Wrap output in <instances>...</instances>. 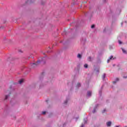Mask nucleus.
<instances>
[{"label":"nucleus","mask_w":127,"mask_h":127,"mask_svg":"<svg viewBox=\"0 0 127 127\" xmlns=\"http://www.w3.org/2000/svg\"><path fill=\"white\" fill-rule=\"evenodd\" d=\"M39 63H40V61H38L36 63L31 64L32 67H35L37 65H38Z\"/></svg>","instance_id":"1"},{"label":"nucleus","mask_w":127,"mask_h":127,"mask_svg":"<svg viewBox=\"0 0 127 127\" xmlns=\"http://www.w3.org/2000/svg\"><path fill=\"white\" fill-rule=\"evenodd\" d=\"M92 96V91L87 92V97H91Z\"/></svg>","instance_id":"2"},{"label":"nucleus","mask_w":127,"mask_h":127,"mask_svg":"<svg viewBox=\"0 0 127 127\" xmlns=\"http://www.w3.org/2000/svg\"><path fill=\"white\" fill-rule=\"evenodd\" d=\"M112 59H115V58H113V56H111L110 58L107 60V63H109L110 62V60H112Z\"/></svg>","instance_id":"3"},{"label":"nucleus","mask_w":127,"mask_h":127,"mask_svg":"<svg viewBox=\"0 0 127 127\" xmlns=\"http://www.w3.org/2000/svg\"><path fill=\"white\" fill-rule=\"evenodd\" d=\"M107 126V127H110L111 125H112V122H108L106 123Z\"/></svg>","instance_id":"4"},{"label":"nucleus","mask_w":127,"mask_h":127,"mask_svg":"<svg viewBox=\"0 0 127 127\" xmlns=\"http://www.w3.org/2000/svg\"><path fill=\"white\" fill-rule=\"evenodd\" d=\"M122 50L124 54H127V51L124 48H122Z\"/></svg>","instance_id":"5"},{"label":"nucleus","mask_w":127,"mask_h":127,"mask_svg":"<svg viewBox=\"0 0 127 127\" xmlns=\"http://www.w3.org/2000/svg\"><path fill=\"white\" fill-rule=\"evenodd\" d=\"M119 78H117L116 79V80L113 81V84H116L119 81Z\"/></svg>","instance_id":"6"},{"label":"nucleus","mask_w":127,"mask_h":127,"mask_svg":"<svg viewBox=\"0 0 127 127\" xmlns=\"http://www.w3.org/2000/svg\"><path fill=\"white\" fill-rule=\"evenodd\" d=\"M77 58H79V59L82 58V55H81L80 54H78L77 55Z\"/></svg>","instance_id":"7"},{"label":"nucleus","mask_w":127,"mask_h":127,"mask_svg":"<svg viewBox=\"0 0 127 127\" xmlns=\"http://www.w3.org/2000/svg\"><path fill=\"white\" fill-rule=\"evenodd\" d=\"M87 118H85L84 119V124L85 125V124H87Z\"/></svg>","instance_id":"8"},{"label":"nucleus","mask_w":127,"mask_h":127,"mask_svg":"<svg viewBox=\"0 0 127 127\" xmlns=\"http://www.w3.org/2000/svg\"><path fill=\"white\" fill-rule=\"evenodd\" d=\"M105 78H106V74L104 73L103 75H102V79L103 80H105Z\"/></svg>","instance_id":"9"},{"label":"nucleus","mask_w":127,"mask_h":127,"mask_svg":"<svg viewBox=\"0 0 127 127\" xmlns=\"http://www.w3.org/2000/svg\"><path fill=\"white\" fill-rule=\"evenodd\" d=\"M97 107H98V105L96 106L95 108H94V109L93 111V114L96 113V109H97Z\"/></svg>","instance_id":"10"},{"label":"nucleus","mask_w":127,"mask_h":127,"mask_svg":"<svg viewBox=\"0 0 127 127\" xmlns=\"http://www.w3.org/2000/svg\"><path fill=\"white\" fill-rule=\"evenodd\" d=\"M23 79H21L19 81V84H22V83H23Z\"/></svg>","instance_id":"11"},{"label":"nucleus","mask_w":127,"mask_h":127,"mask_svg":"<svg viewBox=\"0 0 127 127\" xmlns=\"http://www.w3.org/2000/svg\"><path fill=\"white\" fill-rule=\"evenodd\" d=\"M9 97V95H6L5 96V99L4 100H7V99H8V97Z\"/></svg>","instance_id":"12"},{"label":"nucleus","mask_w":127,"mask_h":127,"mask_svg":"<svg viewBox=\"0 0 127 127\" xmlns=\"http://www.w3.org/2000/svg\"><path fill=\"white\" fill-rule=\"evenodd\" d=\"M92 58H91V57H89L88 58V60L89 61H91L92 60Z\"/></svg>","instance_id":"13"},{"label":"nucleus","mask_w":127,"mask_h":127,"mask_svg":"<svg viewBox=\"0 0 127 127\" xmlns=\"http://www.w3.org/2000/svg\"><path fill=\"white\" fill-rule=\"evenodd\" d=\"M77 87H81V83H77Z\"/></svg>","instance_id":"14"},{"label":"nucleus","mask_w":127,"mask_h":127,"mask_svg":"<svg viewBox=\"0 0 127 127\" xmlns=\"http://www.w3.org/2000/svg\"><path fill=\"white\" fill-rule=\"evenodd\" d=\"M84 68H88V64H84Z\"/></svg>","instance_id":"15"},{"label":"nucleus","mask_w":127,"mask_h":127,"mask_svg":"<svg viewBox=\"0 0 127 127\" xmlns=\"http://www.w3.org/2000/svg\"><path fill=\"white\" fill-rule=\"evenodd\" d=\"M107 111V110L105 109L102 111V113L103 114H104V113H105Z\"/></svg>","instance_id":"16"},{"label":"nucleus","mask_w":127,"mask_h":127,"mask_svg":"<svg viewBox=\"0 0 127 127\" xmlns=\"http://www.w3.org/2000/svg\"><path fill=\"white\" fill-rule=\"evenodd\" d=\"M118 42H119V44H123V42H122V41H118Z\"/></svg>","instance_id":"17"},{"label":"nucleus","mask_w":127,"mask_h":127,"mask_svg":"<svg viewBox=\"0 0 127 127\" xmlns=\"http://www.w3.org/2000/svg\"><path fill=\"white\" fill-rule=\"evenodd\" d=\"M45 114H46V112L43 111V112H42V114H43V115H45Z\"/></svg>","instance_id":"18"},{"label":"nucleus","mask_w":127,"mask_h":127,"mask_svg":"<svg viewBox=\"0 0 127 127\" xmlns=\"http://www.w3.org/2000/svg\"><path fill=\"white\" fill-rule=\"evenodd\" d=\"M94 27H95V25H92L91 26V28H94Z\"/></svg>","instance_id":"19"},{"label":"nucleus","mask_w":127,"mask_h":127,"mask_svg":"<svg viewBox=\"0 0 127 127\" xmlns=\"http://www.w3.org/2000/svg\"><path fill=\"white\" fill-rule=\"evenodd\" d=\"M84 125L82 123L80 127H84Z\"/></svg>","instance_id":"20"},{"label":"nucleus","mask_w":127,"mask_h":127,"mask_svg":"<svg viewBox=\"0 0 127 127\" xmlns=\"http://www.w3.org/2000/svg\"><path fill=\"white\" fill-rule=\"evenodd\" d=\"M67 102H68V100H65L64 102V104H67Z\"/></svg>","instance_id":"21"},{"label":"nucleus","mask_w":127,"mask_h":127,"mask_svg":"<svg viewBox=\"0 0 127 127\" xmlns=\"http://www.w3.org/2000/svg\"><path fill=\"white\" fill-rule=\"evenodd\" d=\"M99 94H100V95H101V94H102V91H99Z\"/></svg>","instance_id":"22"},{"label":"nucleus","mask_w":127,"mask_h":127,"mask_svg":"<svg viewBox=\"0 0 127 127\" xmlns=\"http://www.w3.org/2000/svg\"><path fill=\"white\" fill-rule=\"evenodd\" d=\"M123 78H124L125 79H126V78H127V76H123Z\"/></svg>","instance_id":"23"},{"label":"nucleus","mask_w":127,"mask_h":127,"mask_svg":"<svg viewBox=\"0 0 127 127\" xmlns=\"http://www.w3.org/2000/svg\"><path fill=\"white\" fill-rule=\"evenodd\" d=\"M96 72H97V73H99V69H97V70H96Z\"/></svg>","instance_id":"24"},{"label":"nucleus","mask_w":127,"mask_h":127,"mask_svg":"<svg viewBox=\"0 0 127 127\" xmlns=\"http://www.w3.org/2000/svg\"><path fill=\"white\" fill-rule=\"evenodd\" d=\"M120 127V126H115V127Z\"/></svg>","instance_id":"25"},{"label":"nucleus","mask_w":127,"mask_h":127,"mask_svg":"<svg viewBox=\"0 0 127 127\" xmlns=\"http://www.w3.org/2000/svg\"><path fill=\"white\" fill-rule=\"evenodd\" d=\"M44 59V58L42 59V61H43Z\"/></svg>","instance_id":"26"},{"label":"nucleus","mask_w":127,"mask_h":127,"mask_svg":"<svg viewBox=\"0 0 127 127\" xmlns=\"http://www.w3.org/2000/svg\"><path fill=\"white\" fill-rule=\"evenodd\" d=\"M28 58H31V57H29Z\"/></svg>","instance_id":"27"},{"label":"nucleus","mask_w":127,"mask_h":127,"mask_svg":"<svg viewBox=\"0 0 127 127\" xmlns=\"http://www.w3.org/2000/svg\"><path fill=\"white\" fill-rule=\"evenodd\" d=\"M0 28H1V27H0Z\"/></svg>","instance_id":"28"},{"label":"nucleus","mask_w":127,"mask_h":127,"mask_svg":"<svg viewBox=\"0 0 127 127\" xmlns=\"http://www.w3.org/2000/svg\"><path fill=\"white\" fill-rule=\"evenodd\" d=\"M77 119H78V118H76Z\"/></svg>","instance_id":"29"}]
</instances>
